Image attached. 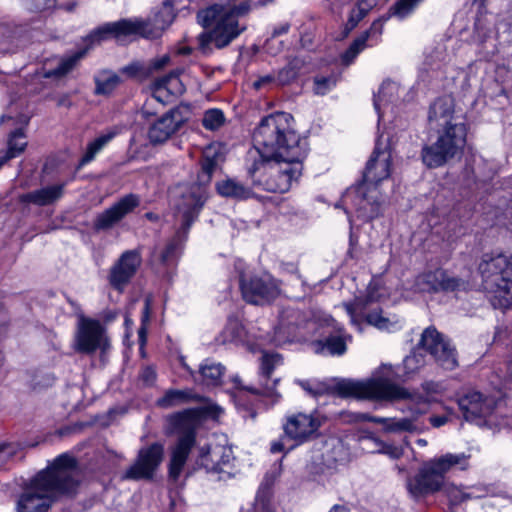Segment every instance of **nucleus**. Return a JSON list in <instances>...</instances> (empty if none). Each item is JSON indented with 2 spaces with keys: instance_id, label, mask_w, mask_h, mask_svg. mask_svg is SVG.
<instances>
[{
  "instance_id": "nucleus-1",
  "label": "nucleus",
  "mask_w": 512,
  "mask_h": 512,
  "mask_svg": "<svg viewBox=\"0 0 512 512\" xmlns=\"http://www.w3.org/2000/svg\"><path fill=\"white\" fill-rule=\"evenodd\" d=\"M77 485L76 459L67 453L61 454L37 474L19 499L17 512H46L56 497L73 493Z\"/></svg>"
},
{
  "instance_id": "nucleus-2",
  "label": "nucleus",
  "mask_w": 512,
  "mask_h": 512,
  "mask_svg": "<svg viewBox=\"0 0 512 512\" xmlns=\"http://www.w3.org/2000/svg\"><path fill=\"white\" fill-rule=\"evenodd\" d=\"M253 140L260 158L304 160L309 151L307 139L296 132L293 117L285 112L263 118Z\"/></svg>"
},
{
  "instance_id": "nucleus-3",
  "label": "nucleus",
  "mask_w": 512,
  "mask_h": 512,
  "mask_svg": "<svg viewBox=\"0 0 512 512\" xmlns=\"http://www.w3.org/2000/svg\"><path fill=\"white\" fill-rule=\"evenodd\" d=\"M252 10L249 0L238 4H214L198 12L199 23L210 28L197 37L199 50L204 54L212 52V48L223 49L229 46L247 30L243 20Z\"/></svg>"
},
{
  "instance_id": "nucleus-4",
  "label": "nucleus",
  "mask_w": 512,
  "mask_h": 512,
  "mask_svg": "<svg viewBox=\"0 0 512 512\" xmlns=\"http://www.w3.org/2000/svg\"><path fill=\"white\" fill-rule=\"evenodd\" d=\"M296 383L309 395L318 398L323 395H338L359 399L410 400L414 404L426 406L423 396L391 382L387 378L376 377L366 381L340 380L329 383L316 379L296 380Z\"/></svg>"
},
{
  "instance_id": "nucleus-5",
  "label": "nucleus",
  "mask_w": 512,
  "mask_h": 512,
  "mask_svg": "<svg viewBox=\"0 0 512 512\" xmlns=\"http://www.w3.org/2000/svg\"><path fill=\"white\" fill-rule=\"evenodd\" d=\"M219 154L214 148H207L201 160V170L197 182L178 185L174 191L176 222L179 226L190 230L198 218L207 198V187L219 164Z\"/></svg>"
},
{
  "instance_id": "nucleus-6",
  "label": "nucleus",
  "mask_w": 512,
  "mask_h": 512,
  "mask_svg": "<svg viewBox=\"0 0 512 512\" xmlns=\"http://www.w3.org/2000/svg\"><path fill=\"white\" fill-rule=\"evenodd\" d=\"M391 165L390 152L376 147L366 164L362 182L347 191L344 202L351 201L356 210L367 218L377 216L383 202L377 187L390 177Z\"/></svg>"
},
{
  "instance_id": "nucleus-7",
  "label": "nucleus",
  "mask_w": 512,
  "mask_h": 512,
  "mask_svg": "<svg viewBox=\"0 0 512 512\" xmlns=\"http://www.w3.org/2000/svg\"><path fill=\"white\" fill-rule=\"evenodd\" d=\"M304 160L259 158L248 168L253 185L267 192L285 193L302 174Z\"/></svg>"
},
{
  "instance_id": "nucleus-8",
  "label": "nucleus",
  "mask_w": 512,
  "mask_h": 512,
  "mask_svg": "<svg viewBox=\"0 0 512 512\" xmlns=\"http://www.w3.org/2000/svg\"><path fill=\"white\" fill-rule=\"evenodd\" d=\"M482 287L495 308L512 306V258L484 255L478 266Z\"/></svg>"
},
{
  "instance_id": "nucleus-9",
  "label": "nucleus",
  "mask_w": 512,
  "mask_h": 512,
  "mask_svg": "<svg viewBox=\"0 0 512 512\" xmlns=\"http://www.w3.org/2000/svg\"><path fill=\"white\" fill-rule=\"evenodd\" d=\"M459 408L467 421L493 431L512 426V418L498 411L499 401L493 395L479 391H468L458 399Z\"/></svg>"
},
{
  "instance_id": "nucleus-10",
  "label": "nucleus",
  "mask_w": 512,
  "mask_h": 512,
  "mask_svg": "<svg viewBox=\"0 0 512 512\" xmlns=\"http://www.w3.org/2000/svg\"><path fill=\"white\" fill-rule=\"evenodd\" d=\"M467 128L465 124H453L438 129L436 141L425 145L421 151L423 163L428 168L443 166L448 160L463 151L466 144Z\"/></svg>"
},
{
  "instance_id": "nucleus-11",
  "label": "nucleus",
  "mask_w": 512,
  "mask_h": 512,
  "mask_svg": "<svg viewBox=\"0 0 512 512\" xmlns=\"http://www.w3.org/2000/svg\"><path fill=\"white\" fill-rule=\"evenodd\" d=\"M244 263L238 260L235 268L239 271L240 289L243 299L254 305L270 303L280 294V282L271 275L246 277Z\"/></svg>"
},
{
  "instance_id": "nucleus-12",
  "label": "nucleus",
  "mask_w": 512,
  "mask_h": 512,
  "mask_svg": "<svg viewBox=\"0 0 512 512\" xmlns=\"http://www.w3.org/2000/svg\"><path fill=\"white\" fill-rule=\"evenodd\" d=\"M234 454L226 445H206L199 449L196 465L215 480L226 481L234 475Z\"/></svg>"
},
{
  "instance_id": "nucleus-13",
  "label": "nucleus",
  "mask_w": 512,
  "mask_h": 512,
  "mask_svg": "<svg viewBox=\"0 0 512 512\" xmlns=\"http://www.w3.org/2000/svg\"><path fill=\"white\" fill-rule=\"evenodd\" d=\"M325 421L326 417L317 410L287 415L283 423L284 436L294 441L296 446L304 444L318 436L319 429Z\"/></svg>"
},
{
  "instance_id": "nucleus-14",
  "label": "nucleus",
  "mask_w": 512,
  "mask_h": 512,
  "mask_svg": "<svg viewBox=\"0 0 512 512\" xmlns=\"http://www.w3.org/2000/svg\"><path fill=\"white\" fill-rule=\"evenodd\" d=\"M420 345L444 369L453 370L457 367L456 349L451 345L449 339L438 332L436 328L428 327L423 331Z\"/></svg>"
},
{
  "instance_id": "nucleus-15",
  "label": "nucleus",
  "mask_w": 512,
  "mask_h": 512,
  "mask_svg": "<svg viewBox=\"0 0 512 512\" xmlns=\"http://www.w3.org/2000/svg\"><path fill=\"white\" fill-rule=\"evenodd\" d=\"M507 74L508 70L504 66L489 61L479 60L469 66V75L480 78L481 90L490 98L504 94Z\"/></svg>"
},
{
  "instance_id": "nucleus-16",
  "label": "nucleus",
  "mask_w": 512,
  "mask_h": 512,
  "mask_svg": "<svg viewBox=\"0 0 512 512\" xmlns=\"http://www.w3.org/2000/svg\"><path fill=\"white\" fill-rule=\"evenodd\" d=\"M284 364V359L277 352L265 351L260 358L259 387H251L248 390L271 399L275 403L281 397L277 391L279 378H273V372Z\"/></svg>"
},
{
  "instance_id": "nucleus-17",
  "label": "nucleus",
  "mask_w": 512,
  "mask_h": 512,
  "mask_svg": "<svg viewBox=\"0 0 512 512\" xmlns=\"http://www.w3.org/2000/svg\"><path fill=\"white\" fill-rule=\"evenodd\" d=\"M163 456L164 447L160 443H153L141 448L135 462L126 469L123 479H151L161 464Z\"/></svg>"
},
{
  "instance_id": "nucleus-18",
  "label": "nucleus",
  "mask_w": 512,
  "mask_h": 512,
  "mask_svg": "<svg viewBox=\"0 0 512 512\" xmlns=\"http://www.w3.org/2000/svg\"><path fill=\"white\" fill-rule=\"evenodd\" d=\"M107 338L103 326L98 320L80 317L76 333V349L82 353H92L97 349L105 350Z\"/></svg>"
},
{
  "instance_id": "nucleus-19",
  "label": "nucleus",
  "mask_w": 512,
  "mask_h": 512,
  "mask_svg": "<svg viewBox=\"0 0 512 512\" xmlns=\"http://www.w3.org/2000/svg\"><path fill=\"white\" fill-rule=\"evenodd\" d=\"M142 262L138 250H127L111 266L108 274V282L117 291H123L135 276Z\"/></svg>"
},
{
  "instance_id": "nucleus-20",
  "label": "nucleus",
  "mask_w": 512,
  "mask_h": 512,
  "mask_svg": "<svg viewBox=\"0 0 512 512\" xmlns=\"http://www.w3.org/2000/svg\"><path fill=\"white\" fill-rule=\"evenodd\" d=\"M140 204L139 196L127 194L111 207L97 214L93 221L95 231H107L120 223L128 214Z\"/></svg>"
},
{
  "instance_id": "nucleus-21",
  "label": "nucleus",
  "mask_w": 512,
  "mask_h": 512,
  "mask_svg": "<svg viewBox=\"0 0 512 512\" xmlns=\"http://www.w3.org/2000/svg\"><path fill=\"white\" fill-rule=\"evenodd\" d=\"M158 31L157 29L150 30L149 23L145 20L134 18L108 23L99 28L95 34L99 35V38H102L103 34H112L116 38L140 36L145 39H157L159 38Z\"/></svg>"
},
{
  "instance_id": "nucleus-22",
  "label": "nucleus",
  "mask_w": 512,
  "mask_h": 512,
  "mask_svg": "<svg viewBox=\"0 0 512 512\" xmlns=\"http://www.w3.org/2000/svg\"><path fill=\"white\" fill-rule=\"evenodd\" d=\"M422 290L427 292H461L468 291L471 284L461 278L451 276L443 269L428 271L419 277Z\"/></svg>"
},
{
  "instance_id": "nucleus-23",
  "label": "nucleus",
  "mask_w": 512,
  "mask_h": 512,
  "mask_svg": "<svg viewBox=\"0 0 512 512\" xmlns=\"http://www.w3.org/2000/svg\"><path fill=\"white\" fill-rule=\"evenodd\" d=\"M371 298L356 299L353 304H344L347 314L350 316L351 323L361 331L358 317L364 318L369 325L378 329H388L391 321L382 315L380 308L370 309Z\"/></svg>"
},
{
  "instance_id": "nucleus-24",
  "label": "nucleus",
  "mask_w": 512,
  "mask_h": 512,
  "mask_svg": "<svg viewBox=\"0 0 512 512\" xmlns=\"http://www.w3.org/2000/svg\"><path fill=\"white\" fill-rule=\"evenodd\" d=\"M445 479L439 471L433 467L430 460L426 461L418 474L407 483L409 492L414 497H420L439 491L444 485Z\"/></svg>"
},
{
  "instance_id": "nucleus-25",
  "label": "nucleus",
  "mask_w": 512,
  "mask_h": 512,
  "mask_svg": "<svg viewBox=\"0 0 512 512\" xmlns=\"http://www.w3.org/2000/svg\"><path fill=\"white\" fill-rule=\"evenodd\" d=\"M412 417L404 418H383V417H370L369 421L383 425L385 432L401 433V432H420L423 425L418 422V417L426 413V408L410 407Z\"/></svg>"
},
{
  "instance_id": "nucleus-26",
  "label": "nucleus",
  "mask_w": 512,
  "mask_h": 512,
  "mask_svg": "<svg viewBox=\"0 0 512 512\" xmlns=\"http://www.w3.org/2000/svg\"><path fill=\"white\" fill-rule=\"evenodd\" d=\"M179 111L171 110L154 122L148 131V138L153 144L167 141L181 126Z\"/></svg>"
},
{
  "instance_id": "nucleus-27",
  "label": "nucleus",
  "mask_w": 512,
  "mask_h": 512,
  "mask_svg": "<svg viewBox=\"0 0 512 512\" xmlns=\"http://www.w3.org/2000/svg\"><path fill=\"white\" fill-rule=\"evenodd\" d=\"M195 444V432L188 430L182 434L171 452L169 474L176 480L182 472L188 455Z\"/></svg>"
},
{
  "instance_id": "nucleus-28",
  "label": "nucleus",
  "mask_w": 512,
  "mask_h": 512,
  "mask_svg": "<svg viewBox=\"0 0 512 512\" xmlns=\"http://www.w3.org/2000/svg\"><path fill=\"white\" fill-rule=\"evenodd\" d=\"M428 120L431 126L439 129L453 124H464L454 116L453 100L449 97L439 98L430 106Z\"/></svg>"
},
{
  "instance_id": "nucleus-29",
  "label": "nucleus",
  "mask_w": 512,
  "mask_h": 512,
  "mask_svg": "<svg viewBox=\"0 0 512 512\" xmlns=\"http://www.w3.org/2000/svg\"><path fill=\"white\" fill-rule=\"evenodd\" d=\"M65 183H57L36 189L20 195L21 203L33 204L36 206H47L54 204L64 195Z\"/></svg>"
},
{
  "instance_id": "nucleus-30",
  "label": "nucleus",
  "mask_w": 512,
  "mask_h": 512,
  "mask_svg": "<svg viewBox=\"0 0 512 512\" xmlns=\"http://www.w3.org/2000/svg\"><path fill=\"white\" fill-rule=\"evenodd\" d=\"M470 455L466 453H446L430 459L442 477L456 470L465 471L469 468Z\"/></svg>"
},
{
  "instance_id": "nucleus-31",
  "label": "nucleus",
  "mask_w": 512,
  "mask_h": 512,
  "mask_svg": "<svg viewBox=\"0 0 512 512\" xmlns=\"http://www.w3.org/2000/svg\"><path fill=\"white\" fill-rule=\"evenodd\" d=\"M383 31V24L381 20H376L371 25L370 29L363 35L355 39L349 48L342 55V62L349 65L356 58V56L366 47V42L371 36H380Z\"/></svg>"
},
{
  "instance_id": "nucleus-32",
  "label": "nucleus",
  "mask_w": 512,
  "mask_h": 512,
  "mask_svg": "<svg viewBox=\"0 0 512 512\" xmlns=\"http://www.w3.org/2000/svg\"><path fill=\"white\" fill-rule=\"evenodd\" d=\"M216 191L222 197L237 200L248 199L252 196V190L234 178L218 181Z\"/></svg>"
},
{
  "instance_id": "nucleus-33",
  "label": "nucleus",
  "mask_w": 512,
  "mask_h": 512,
  "mask_svg": "<svg viewBox=\"0 0 512 512\" xmlns=\"http://www.w3.org/2000/svg\"><path fill=\"white\" fill-rule=\"evenodd\" d=\"M201 399L202 398L191 389H170L165 392L163 397L157 400V405L161 408H171L190 401H201Z\"/></svg>"
},
{
  "instance_id": "nucleus-34",
  "label": "nucleus",
  "mask_w": 512,
  "mask_h": 512,
  "mask_svg": "<svg viewBox=\"0 0 512 512\" xmlns=\"http://www.w3.org/2000/svg\"><path fill=\"white\" fill-rule=\"evenodd\" d=\"M189 230L181 226L175 232V235L167 243L166 247L160 254V261L162 264H169L172 262L181 251L184 242L187 240Z\"/></svg>"
},
{
  "instance_id": "nucleus-35",
  "label": "nucleus",
  "mask_w": 512,
  "mask_h": 512,
  "mask_svg": "<svg viewBox=\"0 0 512 512\" xmlns=\"http://www.w3.org/2000/svg\"><path fill=\"white\" fill-rule=\"evenodd\" d=\"M199 373L205 385L217 386L221 384L225 373V367L221 363L206 359L201 364Z\"/></svg>"
},
{
  "instance_id": "nucleus-36",
  "label": "nucleus",
  "mask_w": 512,
  "mask_h": 512,
  "mask_svg": "<svg viewBox=\"0 0 512 512\" xmlns=\"http://www.w3.org/2000/svg\"><path fill=\"white\" fill-rule=\"evenodd\" d=\"M26 136L22 129L12 132L8 139V149L0 152V167L8 160L19 156L26 148Z\"/></svg>"
},
{
  "instance_id": "nucleus-37",
  "label": "nucleus",
  "mask_w": 512,
  "mask_h": 512,
  "mask_svg": "<svg viewBox=\"0 0 512 512\" xmlns=\"http://www.w3.org/2000/svg\"><path fill=\"white\" fill-rule=\"evenodd\" d=\"M245 328L236 319H230L224 329L217 337V341L221 344H239L245 339Z\"/></svg>"
},
{
  "instance_id": "nucleus-38",
  "label": "nucleus",
  "mask_w": 512,
  "mask_h": 512,
  "mask_svg": "<svg viewBox=\"0 0 512 512\" xmlns=\"http://www.w3.org/2000/svg\"><path fill=\"white\" fill-rule=\"evenodd\" d=\"M95 91L96 95L108 96L117 88L120 84V77L108 70L100 71L95 77Z\"/></svg>"
},
{
  "instance_id": "nucleus-39",
  "label": "nucleus",
  "mask_w": 512,
  "mask_h": 512,
  "mask_svg": "<svg viewBox=\"0 0 512 512\" xmlns=\"http://www.w3.org/2000/svg\"><path fill=\"white\" fill-rule=\"evenodd\" d=\"M166 92L181 93L182 87L180 80L175 73H170L156 81V88L153 94V99L164 103L163 96Z\"/></svg>"
},
{
  "instance_id": "nucleus-40",
  "label": "nucleus",
  "mask_w": 512,
  "mask_h": 512,
  "mask_svg": "<svg viewBox=\"0 0 512 512\" xmlns=\"http://www.w3.org/2000/svg\"><path fill=\"white\" fill-rule=\"evenodd\" d=\"M175 18L173 6L169 1H165L161 9L154 15L152 19L145 20L149 23L150 30H159V37L163 31L173 22Z\"/></svg>"
},
{
  "instance_id": "nucleus-41",
  "label": "nucleus",
  "mask_w": 512,
  "mask_h": 512,
  "mask_svg": "<svg viewBox=\"0 0 512 512\" xmlns=\"http://www.w3.org/2000/svg\"><path fill=\"white\" fill-rule=\"evenodd\" d=\"M398 92L399 86L396 82L387 80L382 83L377 95L374 96V107L378 113L379 120L382 117L381 107L386 103L393 102Z\"/></svg>"
},
{
  "instance_id": "nucleus-42",
  "label": "nucleus",
  "mask_w": 512,
  "mask_h": 512,
  "mask_svg": "<svg viewBox=\"0 0 512 512\" xmlns=\"http://www.w3.org/2000/svg\"><path fill=\"white\" fill-rule=\"evenodd\" d=\"M115 135L116 132L108 131L89 143L87 150L80 161V164L85 165L91 162L95 156L115 137Z\"/></svg>"
},
{
  "instance_id": "nucleus-43",
  "label": "nucleus",
  "mask_w": 512,
  "mask_h": 512,
  "mask_svg": "<svg viewBox=\"0 0 512 512\" xmlns=\"http://www.w3.org/2000/svg\"><path fill=\"white\" fill-rule=\"evenodd\" d=\"M84 52H77L68 57L62 58L55 69L47 70L44 73L45 78H60L68 74L83 57Z\"/></svg>"
},
{
  "instance_id": "nucleus-44",
  "label": "nucleus",
  "mask_w": 512,
  "mask_h": 512,
  "mask_svg": "<svg viewBox=\"0 0 512 512\" xmlns=\"http://www.w3.org/2000/svg\"><path fill=\"white\" fill-rule=\"evenodd\" d=\"M421 1L422 0H397L395 4L390 7L387 17L380 20L383 22L390 17H396L403 20L413 13Z\"/></svg>"
},
{
  "instance_id": "nucleus-45",
  "label": "nucleus",
  "mask_w": 512,
  "mask_h": 512,
  "mask_svg": "<svg viewBox=\"0 0 512 512\" xmlns=\"http://www.w3.org/2000/svg\"><path fill=\"white\" fill-rule=\"evenodd\" d=\"M362 442L367 447L372 448V452L384 453L391 458H399L402 453L399 448L387 445L375 437L364 438Z\"/></svg>"
},
{
  "instance_id": "nucleus-46",
  "label": "nucleus",
  "mask_w": 512,
  "mask_h": 512,
  "mask_svg": "<svg viewBox=\"0 0 512 512\" xmlns=\"http://www.w3.org/2000/svg\"><path fill=\"white\" fill-rule=\"evenodd\" d=\"M225 123L224 113L220 109L207 110L202 118V125L205 129L215 131Z\"/></svg>"
},
{
  "instance_id": "nucleus-47",
  "label": "nucleus",
  "mask_w": 512,
  "mask_h": 512,
  "mask_svg": "<svg viewBox=\"0 0 512 512\" xmlns=\"http://www.w3.org/2000/svg\"><path fill=\"white\" fill-rule=\"evenodd\" d=\"M299 65L297 61L289 62L285 67L278 71L277 84L286 85L295 80L298 76Z\"/></svg>"
},
{
  "instance_id": "nucleus-48",
  "label": "nucleus",
  "mask_w": 512,
  "mask_h": 512,
  "mask_svg": "<svg viewBox=\"0 0 512 512\" xmlns=\"http://www.w3.org/2000/svg\"><path fill=\"white\" fill-rule=\"evenodd\" d=\"M322 349L331 355H342L346 351V344L341 336H330L322 342Z\"/></svg>"
},
{
  "instance_id": "nucleus-49",
  "label": "nucleus",
  "mask_w": 512,
  "mask_h": 512,
  "mask_svg": "<svg viewBox=\"0 0 512 512\" xmlns=\"http://www.w3.org/2000/svg\"><path fill=\"white\" fill-rule=\"evenodd\" d=\"M337 79L334 76H317L314 78V93L325 95L336 86Z\"/></svg>"
},
{
  "instance_id": "nucleus-50",
  "label": "nucleus",
  "mask_w": 512,
  "mask_h": 512,
  "mask_svg": "<svg viewBox=\"0 0 512 512\" xmlns=\"http://www.w3.org/2000/svg\"><path fill=\"white\" fill-rule=\"evenodd\" d=\"M424 365L425 358L419 352H413L412 354L408 355L403 361V366L406 374L415 373Z\"/></svg>"
},
{
  "instance_id": "nucleus-51",
  "label": "nucleus",
  "mask_w": 512,
  "mask_h": 512,
  "mask_svg": "<svg viewBox=\"0 0 512 512\" xmlns=\"http://www.w3.org/2000/svg\"><path fill=\"white\" fill-rule=\"evenodd\" d=\"M54 376L51 373L37 372L31 379V387L35 391L51 387L54 384Z\"/></svg>"
},
{
  "instance_id": "nucleus-52",
  "label": "nucleus",
  "mask_w": 512,
  "mask_h": 512,
  "mask_svg": "<svg viewBox=\"0 0 512 512\" xmlns=\"http://www.w3.org/2000/svg\"><path fill=\"white\" fill-rule=\"evenodd\" d=\"M370 6L364 5L362 1L357 4V7L351 11L349 23L355 27L368 13Z\"/></svg>"
},
{
  "instance_id": "nucleus-53",
  "label": "nucleus",
  "mask_w": 512,
  "mask_h": 512,
  "mask_svg": "<svg viewBox=\"0 0 512 512\" xmlns=\"http://www.w3.org/2000/svg\"><path fill=\"white\" fill-rule=\"evenodd\" d=\"M156 376L157 375L155 369L150 366L143 368L140 373V379L147 386H151L154 384V382L156 381Z\"/></svg>"
},
{
  "instance_id": "nucleus-54",
  "label": "nucleus",
  "mask_w": 512,
  "mask_h": 512,
  "mask_svg": "<svg viewBox=\"0 0 512 512\" xmlns=\"http://www.w3.org/2000/svg\"><path fill=\"white\" fill-rule=\"evenodd\" d=\"M15 454V448L11 444L0 446V467L7 462Z\"/></svg>"
},
{
  "instance_id": "nucleus-55",
  "label": "nucleus",
  "mask_w": 512,
  "mask_h": 512,
  "mask_svg": "<svg viewBox=\"0 0 512 512\" xmlns=\"http://www.w3.org/2000/svg\"><path fill=\"white\" fill-rule=\"evenodd\" d=\"M274 82L277 83V77L273 74H268V75L260 76L253 83V87L258 90V89L264 88Z\"/></svg>"
},
{
  "instance_id": "nucleus-56",
  "label": "nucleus",
  "mask_w": 512,
  "mask_h": 512,
  "mask_svg": "<svg viewBox=\"0 0 512 512\" xmlns=\"http://www.w3.org/2000/svg\"><path fill=\"white\" fill-rule=\"evenodd\" d=\"M170 61L169 55H163L157 59H154L151 63V66L154 70H160L165 67Z\"/></svg>"
},
{
  "instance_id": "nucleus-57",
  "label": "nucleus",
  "mask_w": 512,
  "mask_h": 512,
  "mask_svg": "<svg viewBox=\"0 0 512 512\" xmlns=\"http://www.w3.org/2000/svg\"><path fill=\"white\" fill-rule=\"evenodd\" d=\"M429 421L433 427L438 428L447 423L448 417L447 416H431L429 418Z\"/></svg>"
},
{
  "instance_id": "nucleus-58",
  "label": "nucleus",
  "mask_w": 512,
  "mask_h": 512,
  "mask_svg": "<svg viewBox=\"0 0 512 512\" xmlns=\"http://www.w3.org/2000/svg\"><path fill=\"white\" fill-rule=\"evenodd\" d=\"M289 29H290L289 23H282L274 28V30L272 32V36L277 37V36L286 34L289 31Z\"/></svg>"
},
{
  "instance_id": "nucleus-59",
  "label": "nucleus",
  "mask_w": 512,
  "mask_h": 512,
  "mask_svg": "<svg viewBox=\"0 0 512 512\" xmlns=\"http://www.w3.org/2000/svg\"><path fill=\"white\" fill-rule=\"evenodd\" d=\"M139 69H140V67L138 64H131V65L125 66L123 68V72L130 76H134L139 71Z\"/></svg>"
},
{
  "instance_id": "nucleus-60",
  "label": "nucleus",
  "mask_w": 512,
  "mask_h": 512,
  "mask_svg": "<svg viewBox=\"0 0 512 512\" xmlns=\"http://www.w3.org/2000/svg\"><path fill=\"white\" fill-rule=\"evenodd\" d=\"M282 269L287 273L298 274V267L293 263L283 264Z\"/></svg>"
},
{
  "instance_id": "nucleus-61",
  "label": "nucleus",
  "mask_w": 512,
  "mask_h": 512,
  "mask_svg": "<svg viewBox=\"0 0 512 512\" xmlns=\"http://www.w3.org/2000/svg\"><path fill=\"white\" fill-rule=\"evenodd\" d=\"M284 449H285V447L281 440L274 441L271 444V452H273V453L282 452Z\"/></svg>"
},
{
  "instance_id": "nucleus-62",
  "label": "nucleus",
  "mask_w": 512,
  "mask_h": 512,
  "mask_svg": "<svg viewBox=\"0 0 512 512\" xmlns=\"http://www.w3.org/2000/svg\"><path fill=\"white\" fill-rule=\"evenodd\" d=\"M186 418L187 417L185 413H177L171 417V420L175 425H178L181 424Z\"/></svg>"
},
{
  "instance_id": "nucleus-63",
  "label": "nucleus",
  "mask_w": 512,
  "mask_h": 512,
  "mask_svg": "<svg viewBox=\"0 0 512 512\" xmlns=\"http://www.w3.org/2000/svg\"><path fill=\"white\" fill-rule=\"evenodd\" d=\"M329 512H349V508L345 505L336 504L332 506Z\"/></svg>"
},
{
  "instance_id": "nucleus-64",
  "label": "nucleus",
  "mask_w": 512,
  "mask_h": 512,
  "mask_svg": "<svg viewBox=\"0 0 512 512\" xmlns=\"http://www.w3.org/2000/svg\"><path fill=\"white\" fill-rule=\"evenodd\" d=\"M478 490H479L478 488H474L472 492L465 493L463 495V498L464 499L480 498L482 495L477 493Z\"/></svg>"
}]
</instances>
